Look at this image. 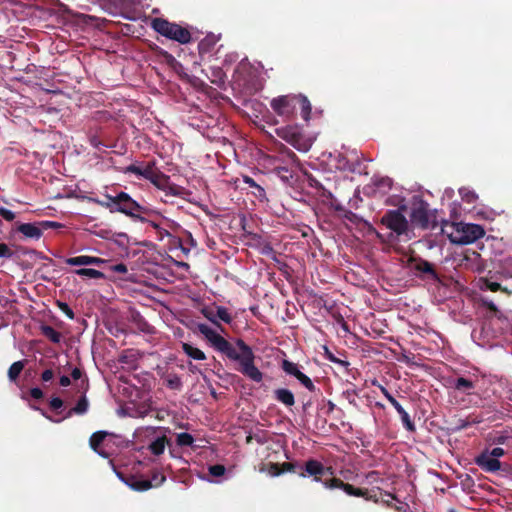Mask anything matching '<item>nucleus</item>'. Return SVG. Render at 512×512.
Here are the masks:
<instances>
[{"instance_id":"obj_1","label":"nucleus","mask_w":512,"mask_h":512,"mask_svg":"<svg viewBox=\"0 0 512 512\" xmlns=\"http://www.w3.org/2000/svg\"><path fill=\"white\" fill-rule=\"evenodd\" d=\"M196 328L213 349L225 355L229 360L238 362L240 366L238 370L244 376L257 383L262 381L263 373L254 364V352L242 339H236L235 345H233L207 324L198 323Z\"/></svg>"},{"instance_id":"obj_2","label":"nucleus","mask_w":512,"mask_h":512,"mask_svg":"<svg viewBox=\"0 0 512 512\" xmlns=\"http://www.w3.org/2000/svg\"><path fill=\"white\" fill-rule=\"evenodd\" d=\"M402 208L395 210H388L381 218L380 223L384 225L386 228L391 230V232L387 235V238L376 231V229L369 225V232L375 233L376 237L381 242H394L398 240V238L402 235H406L409 230V222L406 217L401 212Z\"/></svg>"},{"instance_id":"obj_3","label":"nucleus","mask_w":512,"mask_h":512,"mask_svg":"<svg viewBox=\"0 0 512 512\" xmlns=\"http://www.w3.org/2000/svg\"><path fill=\"white\" fill-rule=\"evenodd\" d=\"M114 203L116 204V212L125 214L133 220L144 222L147 221V216L159 215L157 211H154L148 207L140 205L136 200L132 199L131 196L126 192H119L114 196Z\"/></svg>"},{"instance_id":"obj_4","label":"nucleus","mask_w":512,"mask_h":512,"mask_svg":"<svg viewBox=\"0 0 512 512\" xmlns=\"http://www.w3.org/2000/svg\"><path fill=\"white\" fill-rule=\"evenodd\" d=\"M151 27L160 35L181 44H187L191 41V33L187 28L177 23L169 22L167 19L154 18L151 21Z\"/></svg>"},{"instance_id":"obj_5","label":"nucleus","mask_w":512,"mask_h":512,"mask_svg":"<svg viewBox=\"0 0 512 512\" xmlns=\"http://www.w3.org/2000/svg\"><path fill=\"white\" fill-rule=\"evenodd\" d=\"M410 221L421 229H434L437 226L436 215L429 209V204L421 198H415L411 205Z\"/></svg>"},{"instance_id":"obj_6","label":"nucleus","mask_w":512,"mask_h":512,"mask_svg":"<svg viewBox=\"0 0 512 512\" xmlns=\"http://www.w3.org/2000/svg\"><path fill=\"white\" fill-rule=\"evenodd\" d=\"M453 231L449 238L452 243L465 245L473 243L485 235L484 228L479 224L458 222L452 225Z\"/></svg>"},{"instance_id":"obj_7","label":"nucleus","mask_w":512,"mask_h":512,"mask_svg":"<svg viewBox=\"0 0 512 512\" xmlns=\"http://www.w3.org/2000/svg\"><path fill=\"white\" fill-rule=\"evenodd\" d=\"M323 486L328 490L341 489L348 496L354 497H362L367 501H373L374 503H378L379 499L376 494H372L370 490L366 488H357L349 483H345L342 479L337 477H331L329 479H324Z\"/></svg>"},{"instance_id":"obj_8","label":"nucleus","mask_w":512,"mask_h":512,"mask_svg":"<svg viewBox=\"0 0 512 512\" xmlns=\"http://www.w3.org/2000/svg\"><path fill=\"white\" fill-rule=\"evenodd\" d=\"M327 474L333 475L334 470L332 467H325L320 461L316 459H308L304 462V466L299 472V476L302 478L312 477L313 481L321 482L323 484V477Z\"/></svg>"},{"instance_id":"obj_9","label":"nucleus","mask_w":512,"mask_h":512,"mask_svg":"<svg viewBox=\"0 0 512 512\" xmlns=\"http://www.w3.org/2000/svg\"><path fill=\"white\" fill-rule=\"evenodd\" d=\"M272 110L284 119H290L297 107L296 95H282L273 98L270 102Z\"/></svg>"},{"instance_id":"obj_10","label":"nucleus","mask_w":512,"mask_h":512,"mask_svg":"<svg viewBox=\"0 0 512 512\" xmlns=\"http://www.w3.org/2000/svg\"><path fill=\"white\" fill-rule=\"evenodd\" d=\"M278 135L300 152H307L312 146V141L305 138L296 128H286Z\"/></svg>"},{"instance_id":"obj_11","label":"nucleus","mask_w":512,"mask_h":512,"mask_svg":"<svg viewBox=\"0 0 512 512\" xmlns=\"http://www.w3.org/2000/svg\"><path fill=\"white\" fill-rule=\"evenodd\" d=\"M474 462L481 470L487 473H494L502 469V463L491 456L486 450L477 455Z\"/></svg>"},{"instance_id":"obj_12","label":"nucleus","mask_w":512,"mask_h":512,"mask_svg":"<svg viewBox=\"0 0 512 512\" xmlns=\"http://www.w3.org/2000/svg\"><path fill=\"white\" fill-rule=\"evenodd\" d=\"M409 262L414 263L413 269L418 274L427 275L432 280H439V276L434 265L429 261L421 257H410Z\"/></svg>"},{"instance_id":"obj_13","label":"nucleus","mask_w":512,"mask_h":512,"mask_svg":"<svg viewBox=\"0 0 512 512\" xmlns=\"http://www.w3.org/2000/svg\"><path fill=\"white\" fill-rule=\"evenodd\" d=\"M65 263L70 266H87V265H95L101 266L107 263L106 259L89 256V255H80L76 257H70L65 259Z\"/></svg>"},{"instance_id":"obj_14","label":"nucleus","mask_w":512,"mask_h":512,"mask_svg":"<svg viewBox=\"0 0 512 512\" xmlns=\"http://www.w3.org/2000/svg\"><path fill=\"white\" fill-rule=\"evenodd\" d=\"M499 279L501 278L497 274L490 275L482 279L483 284L481 286V289H487L491 292L501 291L507 295H512V290L509 289L507 286H502L501 283L499 282Z\"/></svg>"},{"instance_id":"obj_15","label":"nucleus","mask_w":512,"mask_h":512,"mask_svg":"<svg viewBox=\"0 0 512 512\" xmlns=\"http://www.w3.org/2000/svg\"><path fill=\"white\" fill-rule=\"evenodd\" d=\"M113 435L112 433H109L107 431H97L94 432L89 439V445L91 449L96 452L98 455H100L103 458H108L109 454L100 449L101 444L104 442L105 438L107 436Z\"/></svg>"},{"instance_id":"obj_16","label":"nucleus","mask_w":512,"mask_h":512,"mask_svg":"<svg viewBox=\"0 0 512 512\" xmlns=\"http://www.w3.org/2000/svg\"><path fill=\"white\" fill-rule=\"evenodd\" d=\"M17 231L26 238L39 240L42 237L41 227L36 223H21L17 226Z\"/></svg>"},{"instance_id":"obj_17","label":"nucleus","mask_w":512,"mask_h":512,"mask_svg":"<svg viewBox=\"0 0 512 512\" xmlns=\"http://www.w3.org/2000/svg\"><path fill=\"white\" fill-rule=\"evenodd\" d=\"M452 387L461 393L471 395L476 387V381L465 377H457L454 379Z\"/></svg>"},{"instance_id":"obj_18","label":"nucleus","mask_w":512,"mask_h":512,"mask_svg":"<svg viewBox=\"0 0 512 512\" xmlns=\"http://www.w3.org/2000/svg\"><path fill=\"white\" fill-rule=\"evenodd\" d=\"M390 404L396 409V411L400 415L402 423H403V426L405 427V429L407 431H409V432H414L416 430L415 424L411 420L409 414L403 408V406L396 399H394Z\"/></svg>"},{"instance_id":"obj_19","label":"nucleus","mask_w":512,"mask_h":512,"mask_svg":"<svg viewBox=\"0 0 512 512\" xmlns=\"http://www.w3.org/2000/svg\"><path fill=\"white\" fill-rule=\"evenodd\" d=\"M274 398L287 407L295 404L294 394L287 388H278L274 390Z\"/></svg>"},{"instance_id":"obj_20","label":"nucleus","mask_w":512,"mask_h":512,"mask_svg":"<svg viewBox=\"0 0 512 512\" xmlns=\"http://www.w3.org/2000/svg\"><path fill=\"white\" fill-rule=\"evenodd\" d=\"M166 445H170V440L165 435H162L149 444L148 450L153 455L160 456L164 453Z\"/></svg>"},{"instance_id":"obj_21","label":"nucleus","mask_w":512,"mask_h":512,"mask_svg":"<svg viewBox=\"0 0 512 512\" xmlns=\"http://www.w3.org/2000/svg\"><path fill=\"white\" fill-rule=\"evenodd\" d=\"M126 483L131 489L138 492L147 491L153 487L152 481L135 476L130 477Z\"/></svg>"},{"instance_id":"obj_22","label":"nucleus","mask_w":512,"mask_h":512,"mask_svg":"<svg viewBox=\"0 0 512 512\" xmlns=\"http://www.w3.org/2000/svg\"><path fill=\"white\" fill-rule=\"evenodd\" d=\"M89 403L85 395L81 396L80 399L77 401L76 405L68 410L66 415L63 417V419L70 418L72 415H83L88 411Z\"/></svg>"},{"instance_id":"obj_23","label":"nucleus","mask_w":512,"mask_h":512,"mask_svg":"<svg viewBox=\"0 0 512 512\" xmlns=\"http://www.w3.org/2000/svg\"><path fill=\"white\" fill-rule=\"evenodd\" d=\"M297 98V106L301 109V116L305 121H308L310 118L312 106L308 98L304 95H296Z\"/></svg>"},{"instance_id":"obj_24","label":"nucleus","mask_w":512,"mask_h":512,"mask_svg":"<svg viewBox=\"0 0 512 512\" xmlns=\"http://www.w3.org/2000/svg\"><path fill=\"white\" fill-rule=\"evenodd\" d=\"M182 350L188 357H190L194 360H205L206 359V355L202 350L194 347L193 345H191L189 343H182Z\"/></svg>"},{"instance_id":"obj_25","label":"nucleus","mask_w":512,"mask_h":512,"mask_svg":"<svg viewBox=\"0 0 512 512\" xmlns=\"http://www.w3.org/2000/svg\"><path fill=\"white\" fill-rule=\"evenodd\" d=\"M169 176L161 172L159 169L156 173L149 179V181L155 185L158 189L166 190L169 182Z\"/></svg>"},{"instance_id":"obj_26","label":"nucleus","mask_w":512,"mask_h":512,"mask_svg":"<svg viewBox=\"0 0 512 512\" xmlns=\"http://www.w3.org/2000/svg\"><path fill=\"white\" fill-rule=\"evenodd\" d=\"M25 367V360L14 362L8 369V378L11 382H15Z\"/></svg>"},{"instance_id":"obj_27","label":"nucleus","mask_w":512,"mask_h":512,"mask_svg":"<svg viewBox=\"0 0 512 512\" xmlns=\"http://www.w3.org/2000/svg\"><path fill=\"white\" fill-rule=\"evenodd\" d=\"M74 273L81 277H89L92 279H105V274L93 268H79Z\"/></svg>"},{"instance_id":"obj_28","label":"nucleus","mask_w":512,"mask_h":512,"mask_svg":"<svg viewBox=\"0 0 512 512\" xmlns=\"http://www.w3.org/2000/svg\"><path fill=\"white\" fill-rule=\"evenodd\" d=\"M41 332L53 343H59L61 341V333L50 325H42Z\"/></svg>"},{"instance_id":"obj_29","label":"nucleus","mask_w":512,"mask_h":512,"mask_svg":"<svg viewBox=\"0 0 512 512\" xmlns=\"http://www.w3.org/2000/svg\"><path fill=\"white\" fill-rule=\"evenodd\" d=\"M500 278L511 279L512 278V259H505L501 261L499 270L496 272Z\"/></svg>"},{"instance_id":"obj_30","label":"nucleus","mask_w":512,"mask_h":512,"mask_svg":"<svg viewBox=\"0 0 512 512\" xmlns=\"http://www.w3.org/2000/svg\"><path fill=\"white\" fill-rule=\"evenodd\" d=\"M166 194L178 196L181 198H185L186 195L190 194L184 187L172 184L170 181L168 182V186L166 187Z\"/></svg>"},{"instance_id":"obj_31","label":"nucleus","mask_w":512,"mask_h":512,"mask_svg":"<svg viewBox=\"0 0 512 512\" xmlns=\"http://www.w3.org/2000/svg\"><path fill=\"white\" fill-rule=\"evenodd\" d=\"M336 210L338 211H344V218L348 220L349 222L353 224H360L363 222L365 225L369 227V223L367 221H364L360 216H358L356 213L350 211V210H344L341 206H337Z\"/></svg>"},{"instance_id":"obj_32","label":"nucleus","mask_w":512,"mask_h":512,"mask_svg":"<svg viewBox=\"0 0 512 512\" xmlns=\"http://www.w3.org/2000/svg\"><path fill=\"white\" fill-rule=\"evenodd\" d=\"M281 368L285 373L294 376L295 378L301 373L296 363L286 359L282 361Z\"/></svg>"},{"instance_id":"obj_33","label":"nucleus","mask_w":512,"mask_h":512,"mask_svg":"<svg viewBox=\"0 0 512 512\" xmlns=\"http://www.w3.org/2000/svg\"><path fill=\"white\" fill-rule=\"evenodd\" d=\"M324 356L327 360H329L330 362H333L335 364H338L339 366H341L342 368L344 369H348L349 366H350V363L346 360H341L339 358H337L329 349L328 347L324 346Z\"/></svg>"},{"instance_id":"obj_34","label":"nucleus","mask_w":512,"mask_h":512,"mask_svg":"<svg viewBox=\"0 0 512 512\" xmlns=\"http://www.w3.org/2000/svg\"><path fill=\"white\" fill-rule=\"evenodd\" d=\"M216 40L213 36H207L204 39H202L198 44L199 53H207L209 52L212 47L215 45Z\"/></svg>"},{"instance_id":"obj_35","label":"nucleus","mask_w":512,"mask_h":512,"mask_svg":"<svg viewBox=\"0 0 512 512\" xmlns=\"http://www.w3.org/2000/svg\"><path fill=\"white\" fill-rule=\"evenodd\" d=\"M194 438L190 433L182 432L177 434L176 444L180 447L192 446Z\"/></svg>"},{"instance_id":"obj_36","label":"nucleus","mask_w":512,"mask_h":512,"mask_svg":"<svg viewBox=\"0 0 512 512\" xmlns=\"http://www.w3.org/2000/svg\"><path fill=\"white\" fill-rule=\"evenodd\" d=\"M281 471L283 473H297L299 475V472L301 471V468L304 466V464H299L298 462H283L280 464Z\"/></svg>"},{"instance_id":"obj_37","label":"nucleus","mask_w":512,"mask_h":512,"mask_svg":"<svg viewBox=\"0 0 512 512\" xmlns=\"http://www.w3.org/2000/svg\"><path fill=\"white\" fill-rule=\"evenodd\" d=\"M459 194L462 200L469 204H474L478 199V195L474 191L469 190L468 188H460Z\"/></svg>"},{"instance_id":"obj_38","label":"nucleus","mask_w":512,"mask_h":512,"mask_svg":"<svg viewBox=\"0 0 512 512\" xmlns=\"http://www.w3.org/2000/svg\"><path fill=\"white\" fill-rule=\"evenodd\" d=\"M158 168L156 167L155 161H149L147 164L142 167V178L149 180L156 173Z\"/></svg>"},{"instance_id":"obj_39","label":"nucleus","mask_w":512,"mask_h":512,"mask_svg":"<svg viewBox=\"0 0 512 512\" xmlns=\"http://www.w3.org/2000/svg\"><path fill=\"white\" fill-rule=\"evenodd\" d=\"M202 313L210 322L216 325L222 332L225 331L222 325L217 321L216 310H213L211 308H204L202 309Z\"/></svg>"},{"instance_id":"obj_40","label":"nucleus","mask_w":512,"mask_h":512,"mask_svg":"<svg viewBox=\"0 0 512 512\" xmlns=\"http://www.w3.org/2000/svg\"><path fill=\"white\" fill-rule=\"evenodd\" d=\"M243 181H244V183L248 184L250 187L255 188L257 190V194H256L257 197H259V198L265 197V195H266L265 189L262 186L258 185L252 177L245 175V176H243Z\"/></svg>"},{"instance_id":"obj_41","label":"nucleus","mask_w":512,"mask_h":512,"mask_svg":"<svg viewBox=\"0 0 512 512\" xmlns=\"http://www.w3.org/2000/svg\"><path fill=\"white\" fill-rule=\"evenodd\" d=\"M216 316H217V320L220 319L227 324H230L232 322V316L228 312V309L226 307L217 306L216 307Z\"/></svg>"},{"instance_id":"obj_42","label":"nucleus","mask_w":512,"mask_h":512,"mask_svg":"<svg viewBox=\"0 0 512 512\" xmlns=\"http://www.w3.org/2000/svg\"><path fill=\"white\" fill-rule=\"evenodd\" d=\"M296 379L310 392H314L316 390V386L312 380L303 372L297 375Z\"/></svg>"},{"instance_id":"obj_43","label":"nucleus","mask_w":512,"mask_h":512,"mask_svg":"<svg viewBox=\"0 0 512 512\" xmlns=\"http://www.w3.org/2000/svg\"><path fill=\"white\" fill-rule=\"evenodd\" d=\"M166 386L173 390H180L182 387V382H181L180 377L176 374L170 375L166 379Z\"/></svg>"},{"instance_id":"obj_44","label":"nucleus","mask_w":512,"mask_h":512,"mask_svg":"<svg viewBox=\"0 0 512 512\" xmlns=\"http://www.w3.org/2000/svg\"><path fill=\"white\" fill-rule=\"evenodd\" d=\"M259 250L262 255L276 260V252L270 243L265 242L261 244Z\"/></svg>"},{"instance_id":"obj_45","label":"nucleus","mask_w":512,"mask_h":512,"mask_svg":"<svg viewBox=\"0 0 512 512\" xmlns=\"http://www.w3.org/2000/svg\"><path fill=\"white\" fill-rule=\"evenodd\" d=\"M209 474L214 477H221L225 474L226 468L222 464H215L208 467Z\"/></svg>"},{"instance_id":"obj_46","label":"nucleus","mask_w":512,"mask_h":512,"mask_svg":"<svg viewBox=\"0 0 512 512\" xmlns=\"http://www.w3.org/2000/svg\"><path fill=\"white\" fill-rule=\"evenodd\" d=\"M105 198H106V201H97V203L99 205H101L102 207L108 209L112 213L116 212V210H115L116 204L114 203V201H115L114 196L106 195Z\"/></svg>"},{"instance_id":"obj_47","label":"nucleus","mask_w":512,"mask_h":512,"mask_svg":"<svg viewBox=\"0 0 512 512\" xmlns=\"http://www.w3.org/2000/svg\"><path fill=\"white\" fill-rule=\"evenodd\" d=\"M273 171L277 176L286 181L292 177L290 170L285 166L275 167Z\"/></svg>"},{"instance_id":"obj_48","label":"nucleus","mask_w":512,"mask_h":512,"mask_svg":"<svg viewBox=\"0 0 512 512\" xmlns=\"http://www.w3.org/2000/svg\"><path fill=\"white\" fill-rule=\"evenodd\" d=\"M38 224H39V227H41L42 233L44 230H47V229H58V228L63 227V225L59 222L48 221V220L39 221Z\"/></svg>"},{"instance_id":"obj_49","label":"nucleus","mask_w":512,"mask_h":512,"mask_svg":"<svg viewBox=\"0 0 512 512\" xmlns=\"http://www.w3.org/2000/svg\"><path fill=\"white\" fill-rule=\"evenodd\" d=\"M267 472L272 477H277L282 474L280 463L270 462L267 465Z\"/></svg>"},{"instance_id":"obj_50","label":"nucleus","mask_w":512,"mask_h":512,"mask_svg":"<svg viewBox=\"0 0 512 512\" xmlns=\"http://www.w3.org/2000/svg\"><path fill=\"white\" fill-rule=\"evenodd\" d=\"M64 405V401L60 397H52L49 401V407L52 411L58 412Z\"/></svg>"},{"instance_id":"obj_51","label":"nucleus","mask_w":512,"mask_h":512,"mask_svg":"<svg viewBox=\"0 0 512 512\" xmlns=\"http://www.w3.org/2000/svg\"><path fill=\"white\" fill-rule=\"evenodd\" d=\"M309 184L311 187L319 190V191H322V195L323 196H332L331 192L327 191L323 185L318 181L316 180L315 178H310L309 179Z\"/></svg>"},{"instance_id":"obj_52","label":"nucleus","mask_w":512,"mask_h":512,"mask_svg":"<svg viewBox=\"0 0 512 512\" xmlns=\"http://www.w3.org/2000/svg\"><path fill=\"white\" fill-rule=\"evenodd\" d=\"M165 480H166L165 475L156 471L153 473L152 479L150 481H152L153 487H158L161 484H163L165 482Z\"/></svg>"},{"instance_id":"obj_53","label":"nucleus","mask_w":512,"mask_h":512,"mask_svg":"<svg viewBox=\"0 0 512 512\" xmlns=\"http://www.w3.org/2000/svg\"><path fill=\"white\" fill-rule=\"evenodd\" d=\"M58 307L69 319H74L75 314L67 303L58 302Z\"/></svg>"},{"instance_id":"obj_54","label":"nucleus","mask_w":512,"mask_h":512,"mask_svg":"<svg viewBox=\"0 0 512 512\" xmlns=\"http://www.w3.org/2000/svg\"><path fill=\"white\" fill-rule=\"evenodd\" d=\"M13 251L5 243H0V258H12Z\"/></svg>"},{"instance_id":"obj_55","label":"nucleus","mask_w":512,"mask_h":512,"mask_svg":"<svg viewBox=\"0 0 512 512\" xmlns=\"http://www.w3.org/2000/svg\"><path fill=\"white\" fill-rule=\"evenodd\" d=\"M0 216L6 221H13L16 217L13 211L4 207H0Z\"/></svg>"},{"instance_id":"obj_56","label":"nucleus","mask_w":512,"mask_h":512,"mask_svg":"<svg viewBox=\"0 0 512 512\" xmlns=\"http://www.w3.org/2000/svg\"><path fill=\"white\" fill-rule=\"evenodd\" d=\"M414 358H415V355L413 353H403L401 355V357L398 358V360L409 365V366H412V365H417L413 361Z\"/></svg>"},{"instance_id":"obj_57","label":"nucleus","mask_w":512,"mask_h":512,"mask_svg":"<svg viewBox=\"0 0 512 512\" xmlns=\"http://www.w3.org/2000/svg\"><path fill=\"white\" fill-rule=\"evenodd\" d=\"M343 397L349 401L350 404L355 405V399L358 396L355 389H347L343 392Z\"/></svg>"},{"instance_id":"obj_58","label":"nucleus","mask_w":512,"mask_h":512,"mask_svg":"<svg viewBox=\"0 0 512 512\" xmlns=\"http://www.w3.org/2000/svg\"><path fill=\"white\" fill-rule=\"evenodd\" d=\"M124 172L134 174L139 178L142 177V167L135 164L127 166Z\"/></svg>"},{"instance_id":"obj_59","label":"nucleus","mask_w":512,"mask_h":512,"mask_svg":"<svg viewBox=\"0 0 512 512\" xmlns=\"http://www.w3.org/2000/svg\"><path fill=\"white\" fill-rule=\"evenodd\" d=\"M159 54L165 59L167 64L173 65L174 63H176L175 57L172 54H170L169 52H167L163 49H160Z\"/></svg>"},{"instance_id":"obj_60","label":"nucleus","mask_w":512,"mask_h":512,"mask_svg":"<svg viewBox=\"0 0 512 512\" xmlns=\"http://www.w3.org/2000/svg\"><path fill=\"white\" fill-rule=\"evenodd\" d=\"M29 394L35 400H41L44 397V393L39 387L31 388Z\"/></svg>"},{"instance_id":"obj_61","label":"nucleus","mask_w":512,"mask_h":512,"mask_svg":"<svg viewBox=\"0 0 512 512\" xmlns=\"http://www.w3.org/2000/svg\"><path fill=\"white\" fill-rule=\"evenodd\" d=\"M509 439L507 435L504 434H496L494 437L491 438V441L493 444H505L506 441Z\"/></svg>"},{"instance_id":"obj_62","label":"nucleus","mask_w":512,"mask_h":512,"mask_svg":"<svg viewBox=\"0 0 512 512\" xmlns=\"http://www.w3.org/2000/svg\"><path fill=\"white\" fill-rule=\"evenodd\" d=\"M54 371L52 369H46L41 373L42 382H49L54 378Z\"/></svg>"},{"instance_id":"obj_63","label":"nucleus","mask_w":512,"mask_h":512,"mask_svg":"<svg viewBox=\"0 0 512 512\" xmlns=\"http://www.w3.org/2000/svg\"><path fill=\"white\" fill-rule=\"evenodd\" d=\"M482 304L484 307H486L490 312H493V313H497L499 310H498V307L496 306V304L491 301V300H487V299H482Z\"/></svg>"},{"instance_id":"obj_64","label":"nucleus","mask_w":512,"mask_h":512,"mask_svg":"<svg viewBox=\"0 0 512 512\" xmlns=\"http://www.w3.org/2000/svg\"><path fill=\"white\" fill-rule=\"evenodd\" d=\"M491 456L495 457L496 459H498L499 457H502L504 454H505V451L503 448H500V447H495L491 450L489 449H485Z\"/></svg>"}]
</instances>
